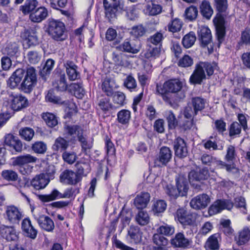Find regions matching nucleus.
<instances>
[{"label":"nucleus","instance_id":"obj_1","mask_svg":"<svg viewBox=\"0 0 250 250\" xmlns=\"http://www.w3.org/2000/svg\"><path fill=\"white\" fill-rule=\"evenodd\" d=\"M23 77L24 78L20 84V88L23 92L30 93L37 82L36 70L32 67L28 68L26 73L23 69H17L9 79L8 85L11 88H16L19 85Z\"/></svg>","mask_w":250,"mask_h":250},{"label":"nucleus","instance_id":"obj_2","mask_svg":"<svg viewBox=\"0 0 250 250\" xmlns=\"http://www.w3.org/2000/svg\"><path fill=\"white\" fill-rule=\"evenodd\" d=\"M182 87V84L179 80H171L165 82L163 85L157 84L156 91L164 101L171 104L172 93L179 91Z\"/></svg>","mask_w":250,"mask_h":250},{"label":"nucleus","instance_id":"obj_3","mask_svg":"<svg viewBox=\"0 0 250 250\" xmlns=\"http://www.w3.org/2000/svg\"><path fill=\"white\" fill-rule=\"evenodd\" d=\"M205 71L208 76H210L214 72L212 65L208 62H200L196 64L195 69L190 77L189 81L193 84H200L206 79Z\"/></svg>","mask_w":250,"mask_h":250},{"label":"nucleus","instance_id":"obj_4","mask_svg":"<svg viewBox=\"0 0 250 250\" xmlns=\"http://www.w3.org/2000/svg\"><path fill=\"white\" fill-rule=\"evenodd\" d=\"M48 34L55 40L62 41L67 38L64 23L59 21L52 20L48 22L47 28Z\"/></svg>","mask_w":250,"mask_h":250},{"label":"nucleus","instance_id":"obj_5","mask_svg":"<svg viewBox=\"0 0 250 250\" xmlns=\"http://www.w3.org/2000/svg\"><path fill=\"white\" fill-rule=\"evenodd\" d=\"M7 103L10 107L15 111H18L27 106L28 100L21 95L14 94L11 92L7 93Z\"/></svg>","mask_w":250,"mask_h":250},{"label":"nucleus","instance_id":"obj_6","mask_svg":"<svg viewBox=\"0 0 250 250\" xmlns=\"http://www.w3.org/2000/svg\"><path fill=\"white\" fill-rule=\"evenodd\" d=\"M201 159L202 163L204 164L208 165H215L220 168H225L227 171L229 172L235 173L239 171V169L234 164L231 165L226 164L225 162L217 160L215 158L208 154L203 155L201 157Z\"/></svg>","mask_w":250,"mask_h":250},{"label":"nucleus","instance_id":"obj_7","mask_svg":"<svg viewBox=\"0 0 250 250\" xmlns=\"http://www.w3.org/2000/svg\"><path fill=\"white\" fill-rule=\"evenodd\" d=\"M174 216L175 220L183 226H191L195 221V214L188 212L183 208L177 209Z\"/></svg>","mask_w":250,"mask_h":250},{"label":"nucleus","instance_id":"obj_8","mask_svg":"<svg viewBox=\"0 0 250 250\" xmlns=\"http://www.w3.org/2000/svg\"><path fill=\"white\" fill-rule=\"evenodd\" d=\"M81 180V176L70 169L64 170L60 175V182L66 185H75Z\"/></svg>","mask_w":250,"mask_h":250},{"label":"nucleus","instance_id":"obj_9","mask_svg":"<svg viewBox=\"0 0 250 250\" xmlns=\"http://www.w3.org/2000/svg\"><path fill=\"white\" fill-rule=\"evenodd\" d=\"M233 206V203L229 200H217L208 208V212L209 216H212L225 209L230 210Z\"/></svg>","mask_w":250,"mask_h":250},{"label":"nucleus","instance_id":"obj_10","mask_svg":"<svg viewBox=\"0 0 250 250\" xmlns=\"http://www.w3.org/2000/svg\"><path fill=\"white\" fill-rule=\"evenodd\" d=\"M22 217V212L15 206H9L5 210V218L12 224H17Z\"/></svg>","mask_w":250,"mask_h":250},{"label":"nucleus","instance_id":"obj_11","mask_svg":"<svg viewBox=\"0 0 250 250\" xmlns=\"http://www.w3.org/2000/svg\"><path fill=\"white\" fill-rule=\"evenodd\" d=\"M210 202V199L207 194H201L193 198L190 202V207L195 209L206 208Z\"/></svg>","mask_w":250,"mask_h":250},{"label":"nucleus","instance_id":"obj_12","mask_svg":"<svg viewBox=\"0 0 250 250\" xmlns=\"http://www.w3.org/2000/svg\"><path fill=\"white\" fill-rule=\"evenodd\" d=\"M143 231L138 227L131 226L128 230L127 238L130 243L138 244L143 241Z\"/></svg>","mask_w":250,"mask_h":250},{"label":"nucleus","instance_id":"obj_13","mask_svg":"<svg viewBox=\"0 0 250 250\" xmlns=\"http://www.w3.org/2000/svg\"><path fill=\"white\" fill-rule=\"evenodd\" d=\"M174 149L175 155L180 158L187 157L188 150L185 140L180 138H177L174 141Z\"/></svg>","mask_w":250,"mask_h":250},{"label":"nucleus","instance_id":"obj_14","mask_svg":"<svg viewBox=\"0 0 250 250\" xmlns=\"http://www.w3.org/2000/svg\"><path fill=\"white\" fill-rule=\"evenodd\" d=\"M0 233L1 236L8 241H16L19 238V233L12 226H1Z\"/></svg>","mask_w":250,"mask_h":250},{"label":"nucleus","instance_id":"obj_15","mask_svg":"<svg viewBox=\"0 0 250 250\" xmlns=\"http://www.w3.org/2000/svg\"><path fill=\"white\" fill-rule=\"evenodd\" d=\"M21 229L26 236L34 239L37 235L38 231L31 224L29 218L24 219L21 222Z\"/></svg>","mask_w":250,"mask_h":250},{"label":"nucleus","instance_id":"obj_16","mask_svg":"<svg viewBox=\"0 0 250 250\" xmlns=\"http://www.w3.org/2000/svg\"><path fill=\"white\" fill-rule=\"evenodd\" d=\"M36 220L40 228L46 231L51 232L55 228L53 221L48 216L42 215Z\"/></svg>","mask_w":250,"mask_h":250},{"label":"nucleus","instance_id":"obj_17","mask_svg":"<svg viewBox=\"0 0 250 250\" xmlns=\"http://www.w3.org/2000/svg\"><path fill=\"white\" fill-rule=\"evenodd\" d=\"M123 50L132 54L138 53L141 49L140 42L138 40L125 41L121 45Z\"/></svg>","mask_w":250,"mask_h":250},{"label":"nucleus","instance_id":"obj_18","mask_svg":"<svg viewBox=\"0 0 250 250\" xmlns=\"http://www.w3.org/2000/svg\"><path fill=\"white\" fill-rule=\"evenodd\" d=\"M49 183V180L47 175L41 173L36 176L31 181V186L36 189L44 188Z\"/></svg>","mask_w":250,"mask_h":250},{"label":"nucleus","instance_id":"obj_19","mask_svg":"<svg viewBox=\"0 0 250 250\" xmlns=\"http://www.w3.org/2000/svg\"><path fill=\"white\" fill-rule=\"evenodd\" d=\"M4 144L17 152H21L22 150V145L21 141L11 134H8L5 136Z\"/></svg>","mask_w":250,"mask_h":250},{"label":"nucleus","instance_id":"obj_20","mask_svg":"<svg viewBox=\"0 0 250 250\" xmlns=\"http://www.w3.org/2000/svg\"><path fill=\"white\" fill-rule=\"evenodd\" d=\"M48 16V10L44 7H40L30 14L29 18L34 22H40Z\"/></svg>","mask_w":250,"mask_h":250},{"label":"nucleus","instance_id":"obj_21","mask_svg":"<svg viewBox=\"0 0 250 250\" xmlns=\"http://www.w3.org/2000/svg\"><path fill=\"white\" fill-rule=\"evenodd\" d=\"M221 240V235L219 233L210 236L207 240L205 247L207 249L217 250L219 249V242Z\"/></svg>","mask_w":250,"mask_h":250},{"label":"nucleus","instance_id":"obj_22","mask_svg":"<svg viewBox=\"0 0 250 250\" xmlns=\"http://www.w3.org/2000/svg\"><path fill=\"white\" fill-rule=\"evenodd\" d=\"M161 52L160 46H147L146 51L144 52L143 56L149 61H153L160 57Z\"/></svg>","mask_w":250,"mask_h":250},{"label":"nucleus","instance_id":"obj_23","mask_svg":"<svg viewBox=\"0 0 250 250\" xmlns=\"http://www.w3.org/2000/svg\"><path fill=\"white\" fill-rule=\"evenodd\" d=\"M199 40L203 46H206L210 42L211 40V32L207 26H201L198 30Z\"/></svg>","mask_w":250,"mask_h":250},{"label":"nucleus","instance_id":"obj_24","mask_svg":"<svg viewBox=\"0 0 250 250\" xmlns=\"http://www.w3.org/2000/svg\"><path fill=\"white\" fill-rule=\"evenodd\" d=\"M213 22L215 25L216 35L219 43H221L225 33L224 20L222 17H217L213 19Z\"/></svg>","mask_w":250,"mask_h":250},{"label":"nucleus","instance_id":"obj_25","mask_svg":"<svg viewBox=\"0 0 250 250\" xmlns=\"http://www.w3.org/2000/svg\"><path fill=\"white\" fill-rule=\"evenodd\" d=\"M65 131L72 137L71 141L74 142L76 141V139H78L83 135V130L80 126L77 125H66L64 127Z\"/></svg>","mask_w":250,"mask_h":250},{"label":"nucleus","instance_id":"obj_26","mask_svg":"<svg viewBox=\"0 0 250 250\" xmlns=\"http://www.w3.org/2000/svg\"><path fill=\"white\" fill-rule=\"evenodd\" d=\"M37 158L29 154L21 155L16 157L13 161V165L14 166H23L27 165L30 163H36Z\"/></svg>","mask_w":250,"mask_h":250},{"label":"nucleus","instance_id":"obj_27","mask_svg":"<svg viewBox=\"0 0 250 250\" xmlns=\"http://www.w3.org/2000/svg\"><path fill=\"white\" fill-rule=\"evenodd\" d=\"M66 72L70 81H74L78 79L79 73L77 69V65L72 61H67L64 63Z\"/></svg>","mask_w":250,"mask_h":250},{"label":"nucleus","instance_id":"obj_28","mask_svg":"<svg viewBox=\"0 0 250 250\" xmlns=\"http://www.w3.org/2000/svg\"><path fill=\"white\" fill-rule=\"evenodd\" d=\"M150 200V195L147 192H142L138 194L134 199V204L138 209L146 207Z\"/></svg>","mask_w":250,"mask_h":250},{"label":"nucleus","instance_id":"obj_29","mask_svg":"<svg viewBox=\"0 0 250 250\" xmlns=\"http://www.w3.org/2000/svg\"><path fill=\"white\" fill-rule=\"evenodd\" d=\"M171 243L175 247L185 248L189 245V241L182 233L179 232L171 240Z\"/></svg>","mask_w":250,"mask_h":250},{"label":"nucleus","instance_id":"obj_30","mask_svg":"<svg viewBox=\"0 0 250 250\" xmlns=\"http://www.w3.org/2000/svg\"><path fill=\"white\" fill-rule=\"evenodd\" d=\"M172 152L170 148L167 146H163L161 148L158 160L162 165L166 166L171 159Z\"/></svg>","mask_w":250,"mask_h":250},{"label":"nucleus","instance_id":"obj_31","mask_svg":"<svg viewBox=\"0 0 250 250\" xmlns=\"http://www.w3.org/2000/svg\"><path fill=\"white\" fill-rule=\"evenodd\" d=\"M112 59L116 65L126 67L129 65V62L127 61V56L125 54L114 52L112 54Z\"/></svg>","mask_w":250,"mask_h":250},{"label":"nucleus","instance_id":"obj_32","mask_svg":"<svg viewBox=\"0 0 250 250\" xmlns=\"http://www.w3.org/2000/svg\"><path fill=\"white\" fill-rule=\"evenodd\" d=\"M200 9L201 13L204 17L208 20L210 19L213 11L208 1L203 0L200 6Z\"/></svg>","mask_w":250,"mask_h":250},{"label":"nucleus","instance_id":"obj_33","mask_svg":"<svg viewBox=\"0 0 250 250\" xmlns=\"http://www.w3.org/2000/svg\"><path fill=\"white\" fill-rule=\"evenodd\" d=\"M38 3L36 0H26L24 5L21 6L20 10L24 14H30L36 9Z\"/></svg>","mask_w":250,"mask_h":250},{"label":"nucleus","instance_id":"obj_34","mask_svg":"<svg viewBox=\"0 0 250 250\" xmlns=\"http://www.w3.org/2000/svg\"><path fill=\"white\" fill-rule=\"evenodd\" d=\"M76 167L77 173L79 176H86L90 171V167L88 161H80L77 163Z\"/></svg>","mask_w":250,"mask_h":250},{"label":"nucleus","instance_id":"obj_35","mask_svg":"<svg viewBox=\"0 0 250 250\" xmlns=\"http://www.w3.org/2000/svg\"><path fill=\"white\" fill-rule=\"evenodd\" d=\"M117 120L120 124L125 125L129 123L131 118V112L126 109H122L117 114Z\"/></svg>","mask_w":250,"mask_h":250},{"label":"nucleus","instance_id":"obj_36","mask_svg":"<svg viewBox=\"0 0 250 250\" xmlns=\"http://www.w3.org/2000/svg\"><path fill=\"white\" fill-rule=\"evenodd\" d=\"M62 193L56 189H54L52 192L48 195H40L39 199L43 202H48L57 199L62 198Z\"/></svg>","mask_w":250,"mask_h":250},{"label":"nucleus","instance_id":"obj_37","mask_svg":"<svg viewBox=\"0 0 250 250\" xmlns=\"http://www.w3.org/2000/svg\"><path fill=\"white\" fill-rule=\"evenodd\" d=\"M53 85L58 91L63 92L66 90L68 84L65 74L61 75L59 79L53 83Z\"/></svg>","mask_w":250,"mask_h":250},{"label":"nucleus","instance_id":"obj_38","mask_svg":"<svg viewBox=\"0 0 250 250\" xmlns=\"http://www.w3.org/2000/svg\"><path fill=\"white\" fill-rule=\"evenodd\" d=\"M162 11V7L158 4H154L150 2L147 4L144 9L145 14L149 16H155L160 14Z\"/></svg>","mask_w":250,"mask_h":250},{"label":"nucleus","instance_id":"obj_39","mask_svg":"<svg viewBox=\"0 0 250 250\" xmlns=\"http://www.w3.org/2000/svg\"><path fill=\"white\" fill-rule=\"evenodd\" d=\"M191 102L194 109V115H196L198 111H201L204 109L206 104V100L199 97L193 98Z\"/></svg>","mask_w":250,"mask_h":250},{"label":"nucleus","instance_id":"obj_40","mask_svg":"<svg viewBox=\"0 0 250 250\" xmlns=\"http://www.w3.org/2000/svg\"><path fill=\"white\" fill-rule=\"evenodd\" d=\"M70 90L79 99H82L84 95V89L80 83H72L69 85Z\"/></svg>","mask_w":250,"mask_h":250},{"label":"nucleus","instance_id":"obj_41","mask_svg":"<svg viewBox=\"0 0 250 250\" xmlns=\"http://www.w3.org/2000/svg\"><path fill=\"white\" fill-rule=\"evenodd\" d=\"M68 146V142L62 137H59L55 140L53 145V149L56 151H63Z\"/></svg>","mask_w":250,"mask_h":250},{"label":"nucleus","instance_id":"obj_42","mask_svg":"<svg viewBox=\"0 0 250 250\" xmlns=\"http://www.w3.org/2000/svg\"><path fill=\"white\" fill-rule=\"evenodd\" d=\"M250 239V228L245 227L239 232L237 241L239 245H242L248 242Z\"/></svg>","mask_w":250,"mask_h":250},{"label":"nucleus","instance_id":"obj_43","mask_svg":"<svg viewBox=\"0 0 250 250\" xmlns=\"http://www.w3.org/2000/svg\"><path fill=\"white\" fill-rule=\"evenodd\" d=\"M42 118L49 127H55L58 124L57 118L52 113H44L42 115Z\"/></svg>","mask_w":250,"mask_h":250},{"label":"nucleus","instance_id":"obj_44","mask_svg":"<svg viewBox=\"0 0 250 250\" xmlns=\"http://www.w3.org/2000/svg\"><path fill=\"white\" fill-rule=\"evenodd\" d=\"M195 34L193 32H190L186 34L183 38L182 43L185 48H188L191 47L196 41Z\"/></svg>","mask_w":250,"mask_h":250},{"label":"nucleus","instance_id":"obj_45","mask_svg":"<svg viewBox=\"0 0 250 250\" xmlns=\"http://www.w3.org/2000/svg\"><path fill=\"white\" fill-rule=\"evenodd\" d=\"M165 117L168 123V127L170 129H174L178 125V121L173 112L171 110H167L165 112Z\"/></svg>","mask_w":250,"mask_h":250},{"label":"nucleus","instance_id":"obj_46","mask_svg":"<svg viewBox=\"0 0 250 250\" xmlns=\"http://www.w3.org/2000/svg\"><path fill=\"white\" fill-rule=\"evenodd\" d=\"M184 178L180 177L177 180L176 186L178 194L184 196L188 192V188L187 182L184 180Z\"/></svg>","mask_w":250,"mask_h":250},{"label":"nucleus","instance_id":"obj_47","mask_svg":"<svg viewBox=\"0 0 250 250\" xmlns=\"http://www.w3.org/2000/svg\"><path fill=\"white\" fill-rule=\"evenodd\" d=\"M182 21L178 19H175L171 21L167 25V29L169 32L176 33L179 32L182 27Z\"/></svg>","mask_w":250,"mask_h":250},{"label":"nucleus","instance_id":"obj_48","mask_svg":"<svg viewBox=\"0 0 250 250\" xmlns=\"http://www.w3.org/2000/svg\"><path fill=\"white\" fill-rule=\"evenodd\" d=\"M198 11L197 7L193 5L186 8L185 12L186 19L190 21L195 20L198 16Z\"/></svg>","mask_w":250,"mask_h":250},{"label":"nucleus","instance_id":"obj_49","mask_svg":"<svg viewBox=\"0 0 250 250\" xmlns=\"http://www.w3.org/2000/svg\"><path fill=\"white\" fill-rule=\"evenodd\" d=\"M136 222L141 226L147 225L149 222V217L148 213L144 211H140L136 215Z\"/></svg>","mask_w":250,"mask_h":250},{"label":"nucleus","instance_id":"obj_50","mask_svg":"<svg viewBox=\"0 0 250 250\" xmlns=\"http://www.w3.org/2000/svg\"><path fill=\"white\" fill-rule=\"evenodd\" d=\"M152 241L154 244L158 247H165L168 244V240L161 234H154L152 237Z\"/></svg>","mask_w":250,"mask_h":250},{"label":"nucleus","instance_id":"obj_51","mask_svg":"<svg viewBox=\"0 0 250 250\" xmlns=\"http://www.w3.org/2000/svg\"><path fill=\"white\" fill-rule=\"evenodd\" d=\"M38 41L37 36L33 33L28 35L23 42V45L25 48H29L38 44Z\"/></svg>","mask_w":250,"mask_h":250},{"label":"nucleus","instance_id":"obj_52","mask_svg":"<svg viewBox=\"0 0 250 250\" xmlns=\"http://www.w3.org/2000/svg\"><path fill=\"white\" fill-rule=\"evenodd\" d=\"M139 10L135 5L128 7L126 10V17L130 21H135L138 17Z\"/></svg>","mask_w":250,"mask_h":250},{"label":"nucleus","instance_id":"obj_53","mask_svg":"<svg viewBox=\"0 0 250 250\" xmlns=\"http://www.w3.org/2000/svg\"><path fill=\"white\" fill-rule=\"evenodd\" d=\"M175 231L174 228L167 224L161 226L157 229V232L161 234H163L166 236H169L172 235Z\"/></svg>","mask_w":250,"mask_h":250},{"label":"nucleus","instance_id":"obj_54","mask_svg":"<svg viewBox=\"0 0 250 250\" xmlns=\"http://www.w3.org/2000/svg\"><path fill=\"white\" fill-rule=\"evenodd\" d=\"M104 7L105 16L109 21L116 18L118 9L121 8V7H112L111 6L108 7L106 5H104Z\"/></svg>","mask_w":250,"mask_h":250},{"label":"nucleus","instance_id":"obj_55","mask_svg":"<svg viewBox=\"0 0 250 250\" xmlns=\"http://www.w3.org/2000/svg\"><path fill=\"white\" fill-rule=\"evenodd\" d=\"M21 137L26 141H30L34 135L33 129L30 127H24L20 130Z\"/></svg>","mask_w":250,"mask_h":250},{"label":"nucleus","instance_id":"obj_56","mask_svg":"<svg viewBox=\"0 0 250 250\" xmlns=\"http://www.w3.org/2000/svg\"><path fill=\"white\" fill-rule=\"evenodd\" d=\"M164 39L163 34L160 32H157L148 39V42L153 45L161 46V43L163 40Z\"/></svg>","mask_w":250,"mask_h":250},{"label":"nucleus","instance_id":"obj_57","mask_svg":"<svg viewBox=\"0 0 250 250\" xmlns=\"http://www.w3.org/2000/svg\"><path fill=\"white\" fill-rule=\"evenodd\" d=\"M113 101L114 103L119 105H123L125 103V96L121 91H117L113 93Z\"/></svg>","mask_w":250,"mask_h":250},{"label":"nucleus","instance_id":"obj_58","mask_svg":"<svg viewBox=\"0 0 250 250\" xmlns=\"http://www.w3.org/2000/svg\"><path fill=\"white\" fill-rule=\"evenodd\" d=\"M167 206V204L165 201L160 200L154 203L153 210L155 213H162L166 210Z\"/></svg>","mask_w":250,"mask_h":250},{"label":"nucleus","instance_id":"obj_59","mask_svg":"<svg viewBox=\"0 0 250 250\" xmlns=\"http://www.w3.org/2000/svg\"><path fill=\"white\" fill-rule=\"evenodd\" d=\"M2 177L7 181H15L17 180V173L12 170H4L2 171Z\"/></svg>","mask_w":250,"mask_h":250},{"label":"nucleus","instance_id":"obj_60","mask_svg":"<svg viewBox=\"0 0 250 250\" xmlns=\"http://www.w3.org/2000/svg\"><path fill=\"white\" fill-rule=\"evenodd\" d=\"M234 206L238 208L241 209L243 213H247L246 203L245 199L242 196H238L234 199Z\"/></svg>","mask_w":250,"mask_h":250},{"label":"nucleus","instance_id":"obj_61","mask_svg":"<svg viewBox=\"0 0 250 250\" xmlns=\"http://www.w3.org/2000/svg\"><path fill=\"white\" fill-rule=\"evenodd\" d=\"M236 153L235 147L231 145H229L227 148V153L225 157V160L227 162H232L235 159Z\"/></svg>","mask_w":250,"mask_h":250},{"label":"nucleus","instance_id":"obj_62","mask_svg":"<svg viewBox=\"0 0 250 250\" xmlns=\"http://www.w3.org/2000/svg\"><path fill=\"white\" fill-rule=\"evenodd\" d=\"M45 99L46 101L54 104H62L64 102L61 98L56 96L53 91L52 90L48 91V93L45 96Z\"/></svg>","mask_w":250,"mask_h":250},{"label":"nucleus","instance_id":"obj_63","mask_svg":"<svg viewBox=\"0 0 250 250\" xmlns=\"http://www.w3.org/2000/svg\"><path fill=\"white\" fill-rule=\"evenodd\" d=\"M145 32V28L142 25H139L132 28L130 34L135 37L138 38L143 36Z\"/></svg>","mask_w":250,"mask_h":250},{"label":"nucleus","instance_id":"obj_64","mask_svg":"<svg viewBox=\"0 0 250 250\" xmlns=\"http://www.w3.org/2000/svg\"><path fill=\"white\" fill-rule=\"evenodd\" d=\"M193 63L192 59L188 55H184L178 62V65L183 67L191 66Z\"/></svg>","mask_w":250,"mask_h":250}]
</instances>
